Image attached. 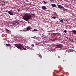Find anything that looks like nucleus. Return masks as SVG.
Returning <instances> with one entry per match:
<instances>
[{"label":"nucleus","instance_id":"obj_33","mask_svg":"<svg viewBox=\"0 0 76 76\" xmlns=\"http://www.w3.org/2000/svg\"><path fill=\"white\" fill-rule=\"evenodd\" d=\"M61 76H64L63 75H62Z\"/></svg>","mask_w":76,"mask_h":76},{"label":"nucleus","instance_id":"obj_10","mask_svg":"<svg viewBox=\"0 0 76 76\" xmlns=\"http://www.w3.org/2000/svg\"><path fill=\"white\" fill-rule=\"evenodd\" d=\"M59 20L61 22H62V23H63V19L61 18L59 19Z\"/></svg>","mask_w":76,"mask_h":76},{"label":"nucleus","instance_id":"obj_24","mask_svg":"<svg viewBox=\"0 0 76 76\" xmlns=\"http://www.w3.org/2000/svg\"><path fill=\"white\" fill-rule=\"evenodd\" d=\"M14 23H18V21H14Z\"/></svg>","mask_w":76,"mask_h":76},{"label":"nucleus","instance_id":"obj_22","mask_svg":"<svg viewBox=\"0 0 76 76\" xmlns=\"http://www.w3.org/2000/svg\"><path fill=\"white\" fill-rule=\"evenodd\" d=\"M13 23H14V25H16V23H15V21H13Z\"/></svg>","mask_w":76,"mask_h":76},{"label":"nucleus","instance_id":"obj_12","mask_svg":"<svg viewBox=\"0 0 76 76\" xmlns=\"http://www.w3.org/2000/svg\"><path fill=\"white\" fill-rule=\"evenodd\" d=\"M69 40H70V41H71V42H73V41H74L73 39H70V38H69Z\"/></svg>","mask_w":76,"mask_h":76},{"label":"nucleus","instance_id":"obj_27","mask_svg":"<svg viewBox=\"0 0 76 76\" xmlns=\"http://www.w3.org/2000/svg\"><path fill=\"white\" fill-rule=\"evenodd\" d=\"M31 46H32V47H34V44H32L31 45Z\"/></svg>","mask_w":76,"mask_h":76},{"label":"nucleus","instance_id":"obj_15","mask_svg":"<svg viewBox=\"0 0 76 76\" xmlns=\"http://www.w3.org/2000/svg\"><path fill=\"white\" fill-rule=\"evenodd\" d=\"M51 18H52V19H56V17H51Z\"/></svg>","mask_w":76,"mask_h":76},{"label":"nucleus","instance_id":"obj_8","mask_svg":"<svg viewBox=\"0 0 76 76\" xmlns=\"http://www.w3.org/2000/svg\"><path fill=\"white\" fill-rule=\"evenodd\" d=\"M61 9H62V10L64 11H66V9H65L63 7H62V8H61Z\"/></svg>","mask_w":76,"mask_h":76},{"label":"nucleus","instance_id":"obj_16","mask_svg":"<svg viewBox=\"0 0 76 76\" xmlns=\"http://www.w3.org/2000/svg\"><path fill=\"white\" fill-rule=\"evenodd\" d=\"M30 29V28L28 27L27 28V30H29Z\"/></svg>","mask_w":76,"mask_h":76},{"label":"nucleus","instance_id":"obj_13","mask_svg":"<svg viewBox=\"0 0 76 76\" xmlns=\"http://www.w3.org/2000/svg\"><path fill=\"white\" fill-rule=\"evenodd\" d=\"M6 45L7 46H9V47H10V43L6 44Z\"/></svg>","mask_w":76,"mask_h":76},{"label":"nucleus","instance_id":"obj_2","mask_svg":"<svg viewBox=\"0 0 76 76\" xmlns=\"http://www.w3.org/2000/svg\"><path fill=\"white\" fill-rule=\"evenodd\" d=\"M15 46L16 47H17V48H18V49H19V50H20V51H22L23 50V48H24V46L23 45H22L21 44H14Z\"/></svg>","mask_w":76,"mask_h":76},{"label":"nucleus","instance_id":"obj_20","mask_svg":"<svg viewBox=\"0 0 76 76\" xmlns=\"http://www.w3.org/2000/svg\"><path fill=\"white\" fill-rule=\"evenodd\" d=\"M51 2H54V0H50Z\"/></svg>","mask_w":76,"mask_h":76},{"label":"nucleus","instance_id":"obj_29","mask_svg":"<svg viewBox=\"0 0 76 76\" xmlns=\"http://www.w3.org/2000/svg\"><path fill=\"white\" fill-rule=\"evenodd\" d=\"M66 39H69V38L67 37H66Z\"/></svg>","mask_w":76,"mask_h":76},{"label":"nucleus","instance_id":"obj_32","mask_svg":"<svg viewBox=\"0 0 76 76\" xmlns=\"http://www.w3.org/2000/svg\"><path fill=\"white\" fill-rule=\"evenodd\" d=\"M55 40H57V38H55Z\"/></svg>","mask_w":76,"mask_h":76},{"label":"nucleus","instance_id":"obj_26","mask_svg":"<svg viewBox=\"0 0 76 76\" xmlns=\"http://www.w3.org/2000/svg\"><path fill=\"white\" fill-rule=\"evenodd\" d=\"M23 49H24V50H27V49L26 48H24Z\"/></svg>","mask_w":76,"mask_h":76},{"label":"nucleus","instance_id":"obj_9","mask_svg":"<svg viewBox=\"0 0 76 76\" xmlns=\"http://www.w3.org/2000/svg\"><path fill=\"white\" fill-rule=\"evenodd\" d=\"M52 6L53 7H56V5L55 4H52Z\"/></svg>","mask_w":76,"mask_h":76},{"label":"nucleus","instance_id":"obj_30","mask_svg":"<svg viewBox=\"0 0 76 76\" xmlns=\"http://www.w3.org/2000/svg\"><path fill=\"white\" fill-rule=\"evenodd\" d=\"M36 37L35 36V37H33V38H36Z\"/></svg>","mask_w":76,"mask_h":76},{"label":"nucleus","instance_id":"obj_11","mask_svg":"<svg viewBox=\"0 0 76 76\" xmlns=\"http://www.w3.org/2000/svg\"><path fill=\"white\" fill-rule=\"evenodd\" d=\"M37 56H38V57H39L40 58V59H41V58H42V56H41V55L39 54H38L37 55Z\"/></svg>","mask_w":76,"mask_h":76},{"label":"nucleus","instance_id":"obj_3","mask_svg":"<svg viewBox=\"0 0 76 76\" xmlns=\"http://www.w3.org/2000/svg\"><path fill=\"white\" fill-rule=\"evenodd\" d=\"M63 47V45L61 44L58 45L56 46V48H60L61 49Z\"/></svg>","mask_w":76,"mask_h":76},{"label":"nucleus","instance_id":"obj_7","mask_svg":"<svg viewBox=\"0 0 76 76\" xmlns=\"http://www.w3.org/2000/svg\"><path fill=\"white\" fill-rule=\"evenodd\" d=\"M42 8L43 10H45V9H47V8H46V7L45 6H43L42 7Z\"/></svg>","mask_w":76,"mask_h":76},{"label":"nucleus","instance_id":"obj_25","mask_svg":"<svg viewBox=\"0 0 76 76\" xmlns=\"http://www.w3.org/2000/svg\"><path fill=\"white\" fill-rule=\"evenodd\" d=\"M64 32L65 33H66L67 32V31L66 30H64Z\"/></svg>","mask_w":76,"mask_h":76},{"label":"nucleus","instance_id":"obj_19","mask_svg":"<svg viewBox=\"0 0 76 76\" xmlns=\"http://www.w3.org/2000/svg\"><path fill=\"white\" fill-rule=\"evenodd\" d=\"M34 31H37V29H34Z\"/></svg>","mask_w":76,"mask_h":76},{"label":"nucleus","instance_id":"obj_14","mask_svg":"<svg viewBox=\"0 0 76 76\" xmlns=\"http://www.w3.org/2000/svg\"><path fill=\"white\" fill-rule=\"evenodd\" d=\"M17 11H18V12H20V9L18 8H17Z\"/></svg>","mask_w":76,"mask_h":76},{"label":"nucleus","instance_id":"obj_6","mask_svg":"<svg viewBox=\"0 0 76 76\" xmlns=\"http://www.w3.org/2000/svg\"><path fill=\"white\" fill-rule=\"evenodd\" d=\"M58 8H59V9H61V8H62V7H63V6H62L61 5H58Z\"/></svg>","mask_w":76,"mask_h":76},{"label":"nucleus","instance_id":"obj_18","mask_svg":"<svg viewBox=\"0 0 76 76\" xmlns=\"http://www.w3.org/2000/svg\"><path fill=\"white\" fill-rule=\"evenodd\" d=\"M5 29L7 31V32H9V31H10L7 29V28H6Z\"/></svg>","mask_w":76,"mask_h":76},{"label":"nucleus","instance_id":"obj_21","mask_svg":"<svg viewBox=\"0 0 76 76\" xmlns=\"http://www.w3.org/2000/svg\"><path fill=\"white\" fill-rule=\"evenodd\" d=\"M31 14L32 16H35V14L31 13Z\"/></svg>","mask_w":76,"mask_h":76},{"label":"nucleus","instance_id":"obj_5","mask_svg":"<svg viewBox=\"0 0 76 76\" xmlns=\"http://www.w3.org/2000/svg\"><path fill=\"white\" fill-rule=\"evenodd\" d=\"M71 32H74L75 35H76V30H73L72 31H71Z\"/></svg>","mask_w":76,"mask_h":76},{"label":"nucleus","instance_id":"obj_17","mask_svg":"<svg viewBox=\"0 0 76 76\" xmlns=\"http://www.w3.org/2000/svg\"><path fill=\"white\" fill-rule=\"evenodd\" d=\"M27 47H26V48H27L28 49H29V48H30L29 47H28V46H27Z\"/></svg>","mask_w":76,"mask_h":76},{"label":"nucleus","instance_id":"obj_28","mask_svg":"<svg viewBox=\"0 0 76 76\" xmlns=\"http://www.w3.org/2000/svg\"><path fill=\"white\" fill-rule=\"evenodd\" d=\"M19 38H22V37H19Z\"/></svg>","mask_w":76,"mask_h":76},{"label":"nucleus","instance_id":"obj_4","mask_svg":"<svg viewBox=\"0 0 76 76\" xmlns=\"http://www.w3.org/2000/svg\"><path fill=\"white\" fill-rule=\"evenodd\" d=\"M8 13H9V15H13V14L12 12L10 11H8Z\"/></svg>","mask_w":76,"mask_h":76},{"label":"nucleus","instance_id":"obj_23","mask_svg":"<svg viewBox=\"0 0 76 76\" xmlns=\"http://www.w3.org/2000/svg\"><path fill=\"white\" fill-rule=\"evenodd\" d=\"M43 3H45V4H47V2H45V1H43Z\"/></svg>","mask_w":76,"mask_h":76},{"label":"nucleus","instance_id":"obj_31","mask_svg":"<svg viewBox=\"0 0 76 76\" xmlns=\"http://www.w3.org/2000/svg\"><path fill=\"white\" fill-rule=\"evenodd\" d=\"M58 58H60V56H58Z\"/></svg>","mask_w":76,"mask_h":76},{"label":"nucleus","instance_id":"obj_1","mask_svg":"<svg viewBox=\"0 0 76 76\" xmlns=\"http://www.w3.org/2000/svg\"><path fill=\"white\" fill-rule=\"evenodd\" d=\"M23 18L24 20L28 21L29 19L31 18V15L30 14H27L23 16Z\"/></svg>","mask_w":76,"mask_h":76}]
</instances>
